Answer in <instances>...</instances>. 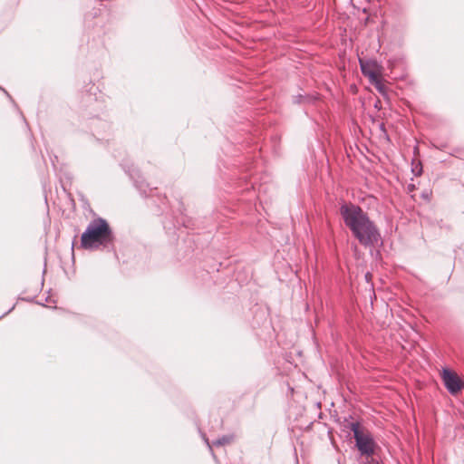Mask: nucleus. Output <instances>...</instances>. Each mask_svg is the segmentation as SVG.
Masks as SVG:
<instances>
[{"label": "nucleus", "instance_id": "nucleus-1", "mask_svg": "<svg viewBox=\"0 0 464 464\" xmlns=\"http://www.w3.org/2000/svg\"><path fill=\"white\" fill-rule=\"evenodd\" d=\"M340 215L344 225L363 246H374L381 240V234L360 205H341Z\"/></svg>", "mask_w": 464, "mask_h": 464}, {"label": "nucleus", "instance_id": "nucleus-2", "mask_svg": "<svg viewBox=\"0 0 464 464\" xmlns=\"http://www.w3.org/2000/svg\"><path fill=\"white\" fill-rule=\"evenodd\" d=\"M114 236L108 222L98 218L93 219L81 237V246L86 250H96L102 246L108 248L113 246Z\"/></svg>", "mask_w": 464, "mask_h": 464}, {"label": "nucleus", "instance_id": "nucleus-3", "mask_svg": "<svg viewBox=\"0 0 464 464\" xmlns=\"http://www.w3.org/2000/svg\"><path fill=\"white\" fill-rule=\"evenodd\" d=\"M355 440V447L361 456L372 457L375 453L376 442L372 434L367 431L359 436Z\"/></svg>", "mask_w": 464, "mask_h": 464}, {"label": "nucleus", "instance_id": "nucleus-4", "mask_svg": "<svg viewBox=\"0 0 464 464\" xmlns=\"http://www.w3.org/2000/svg\"><path fill=\"white\" fill-rule=\"evenodd\" d=\"M441 378L446 389L451 394H457L462 389V382L459 377L450 369H443Z\"/></svg>", "mask_w": 464, "mask_h": 464}, {"label": "nucleus", "instance_id": "nucleus-5", "mask_svg": "<svg viewBox=\"0 0 464 464\" xmlns=\"http://www.w3.org/2000/svg\"><path fill=\"white\" fill-rule=\"evenodd\" d=\"M359 62L362 74L370 82L382 75V67L376 61L360 59Z\"/></svg>", "mask_w": 464, "mask_h": 464}, {"label": "nucleus", "instance_id": "nucleus-6", "mask_svg": "<svg viewBox=\"0 0 464 464\" xmlns=\"http://www.w3.org/2000/svg\"><path fill=\"white\" fill-rule=\"evenodd\" d=\"M203 438L205 442L208 446L209 450L212 451V446L220 447L230 444L231 442H233L235 436L234 434L223 435L222 437L213 440L211 443L209 442L208 439H207L205 436Z\"/></svg>", "mask_w": 464, "mask_h": 464}, {"label": "nucleus", "instance_id": "nucleus-7", "mask_svg": "<svg viewBox=\"0 0 464 464\" xmlns=\"http://www.w3.org/2000/svg\"><path fill=\"white\" fill-rule=\"evenodd\" d=\"M372 84L375 86L379 92L382 94H385L387 92V86L385 81L382 78V75L373 81L371 82Z\"/></svg>", "mask_w": 464, "mask_h": 464}, {"label": "nucleus", "instance_id": "nucleus-8", "mask_svg": "<svg viewBox=\"0 0 464 464\" xmlns=\"http://www.w3.org/2000/svg\"><path fill=\"white\" fill-rule=\"evenodd\" d=\"M348 428L351 431H353L354 440L361 436L362 433H364L361 428L360 422L358 421L351 422L348 425Z\"/></svg>", "mask_w": 464, "mask_h": 464}, {"label": "nucleus", "instance_id": "nucleus-9", "mask_svg": "<svg viewBox=\"0 0 464 464\" xmlns=\"http://www.w3.org/2000/svg\"><path fill=\"white\" fill-rule=\"evenodd\" d=\"M177 224H182L183 226L188 227V225L186 224V222L184 220H182V221L177 220Z\"/></svg>", "mask_w": 464, "mask_h": 464}, {"label": "nucleus", "instance_id": "nucleus-10", "mask_svg": "<svg viewBox=\"0 0 464 464\" xmlns=\"http://www.w3.org/2000/svg\"><path fill=\"white\" fill-rule=\"evenodd\" d=\"M370 464H380L378 461L374 460L373 459H372V460L370 461Z\"/></svg>", "mask_w": 464, "mask_h": 464}, {"label": "nucleus", "instance_id": "nucleus-11", "mask_svg": "<svg viewBox=\"0 0 464 464\" xmlns=\"http://www.w3.org/2000/svg\"><path fill=\"white\" fill-rule=\"evenodd\" d=\"M412 199H413V200H415V201H417V200H418V198H417V195H416V194H414V195L412 196Z\"/></svg>", "mask_w": 464, "mask_h": 464}, {"label": "nucleus", "instance_id": "nucleus-12", "mask_svg": "<svg viewBox=\"0 0 464 464\" xmlns=\"http://www.w3.org/2000/svg\"><path fill=\"white\" fill-rule=\"evenodd\" d=\"M428 196H429L428 194L424 195V199L428 200L429 199Z\"/></svg>", "mask_w": 464, "mask_h": 464}, {"label": "nucleus", "instance_id": "nucleus-13", "mask_svg": "<svg viewBox=\"0 0 464 464\" xmlns=\"http://www.w3.org/2000/svg\"><path fill=\"white\" fill-rule=\"evenodd\" d=\"M46 212H49V205H46Z\"/></svg>", "mask_w": 464, "mask_h": 464}, {"label": "nucleus", "instance_id": "nucleus-14", "mask_svg": "<svg viewBox=\"0 0 464 464\" xmlns=\"http://www.w3.org/2000/svg\"><path fill=\"white\" fill-rule=\"evenodd\" d=\"M369 276V274H366V275H365L366 279H369V276Z\"/></svg>", "mask_w": 464, "mask_h": 464}, {"label": "nucleus", "instance_id": "nucleus-15", "mask_svg": "<svg viewBox=\"0 0 464 464\" xmlns=\"http://www.w3.org/2000/svg\"><path fill=\"white\" fill-rule=\"evenodd\" d=\"M369 276V274H366V275H365L366 279H369V276Z\"/></svg>", "mask_w": 464, "mask_h": 464}, {"label": "nucleus", "instance_id": "nucleus-16", "mask_svg": "<svg viewBox=\"0 0 464 464\" xmlns=\"http://www.w3.org/2000/svg\"><path fill=\"white\" fill-rule=\"evenodd\" d=\"M14 306L11 307V309H10L7 313H9V312H11L12 310H14Z\"/></svg>", "mask_w": 464, "mask_h": 464}]
</instances>
